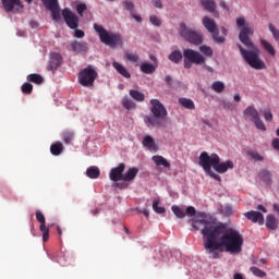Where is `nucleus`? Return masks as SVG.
Returning <instances> with one entry per match:
<instances>
[{
	"label": "nucleus",
	"mask_w": 279,
	"mask_h": 279,
	"mask_svg": "<svg viewBox=\"0 0 279 279\" xmlns=\"http://www.w3.org/2000/svg\"><path fill=\"white\" fill-rule=\"evenodd\" d=\"M196 213L193 206H189L185 210L187 217H194L192 227L194 230H201L203 245L207 254H213V258H219L218 252L241 254L243 235L239 231L228 229L226 226H218L217 220L206 213Z\"/></svg>",
	"instance_id": "1"
},
{
	"label": "nucleus",
	"mask_w": 279,
	"mask_h": 279,
	"mask_svg": "<svg viewBox=\"0 0 279 279\" xmlns=\"http://www.w3.org/2000/svg\"><path fill=\"white\" fill-rule=\"evenodd\" d=\"M235 23L238 27H241L239 34L240 41L247 47V49H245L243 46H241V44H238V48L243 60L247 65H250L252 69H255L256 71H263V69H267L265 61H263L260 58V50L250 39V36L254 35V28L245 25V17H238Z\"/></svg>",
	"instance_id": "2"
},
{
	"label": "nucleus",
	"mask_w": 279,
	"mask_h": 279,
	"mask_svg": "<svg viewBox=\"0 0 279 279\" xmlns=\"http://www.w3.org/2000/svg\"><path fill=\"white\" fill-rule=\"evenodd\" d=\"M198 162L203 167L205 173L209 175V178L217 180V182H221V177L217 173H226L228 169H234V163L231 160L221 162L219 155H208L206 151H203L199 155ZM213 169H215L217 173H215Z\"/></svg>",
	"instance_id": "3"
},
{
	"label": "nucleus",
	"mask_w": 279,
	"mask_h": 279,
	"mask_svg": "<svg viewBox=\"0 0 279 279\" xmlns=\"http://www.w3.org/2000/svg\"><path fill=\"white\" fill-rule=\"evenodd\" d=\"M150 112L153 116H145L144 122L147 128H165V120L167 119V108L158 99L150 100Z\"/></svg>",
	"instance_id": "4"
},
{
	"label": "nucleus",
	"mask_w": 279,
	"mask_h": 279,
	"mask_svg": "<svg viewBox=\"0 0 279 279\" xmlns=\"http://www.w3.org/2000/svg\"><path fill=\"white\" fill-rule=\"evenodd\" d=\"M95 32L98 33L100 41L111 49H117V47H123V37L119 33L108 32L104 26L95 23L94 24Z\"/></svg>",
	"instance_id": "5"
},
{
	"label": "nucleus",
	"mask_w": 279,
	"mask_h": 279,
	"mask_svg": "<svg viewBox=\"0 0 279 279\" xmlns=\"http://www.w3.org/2000/svg\"><path fill=\"white\" fill-rule=\"evenodd\" d=\"M97 77V70H95L93 65H87L78 73V84H81V86H84L85 88H92Z\"/></svg>",
	"instance_id": "6"
},
{
	"label": "nucleus",
	"mask_w": 279,
	"mask_h": 279,
	"mask_svg": "<svg viewBox=\"0 0 279 279\" xmlns=\"http://www.w3.org/2000/svg\"><path fill=\"white\" fill-rule=\"evenodd\" d=\"M179 34L186 40L187 43H191L192 45H202L204 41L202 34L187 28L186 24L181 23L179 28Z\"/></svg>",
	"instance_id": "7"
},
{
	"label": "nucleus",
	"mask_w": 279,
	"mask_h": 279,
	"mask_svg": "<svg viewBox=\"0 0 279 279\" xmlns=\"http://www.w3.org/2000/svg\"><path fill=\"white\" fill-rule=\"evenodd\" d=\"M203 25L207 29V32H209V34H211L215 43H223L225 38L219 37V31L217 29V23H215V20H213L208 16H205L203 19Z\"/></svg>",
	"instance_id": "8"
},
{
	"label": "nucleus",
	"mask_w": 279,
	"mask_h": 279,
	"mask_svg": "<svg viewBox=\"0 0 279 279\" xmlns=\"http://www.w3.org/2000/svg\"><path fill=\"white\" fill-rule=\"evenodd\" d=\"M62 16L70 29H77V27H80V17L70 9H64Z\"/></svg>",
	"instance_id": "9"
},
{
	"label": "nucleus",
	"mask_w": 279,
	"mask_h": 279,
	"mask_svg": "<svg viewBox=\"0 0 279 279\" xmlns=\"http://www.w3.org/2000/svg\"><path fill=\"white\" fill-rule=\"evenodd\" d=\"M183 58L184 60L193 62V64H204V62H206V59L202 53L189 48L183 50Z\"/></svg>",
	"instance_id": "10"
},
{
	"label": "nucleus",
	"mask_w": 279,
	"mask_h": 279,
	"mask_svg": "<svg viewBox=\"0 0 279 279\" xmlns=\"http://www.w3.org/2000/svg\"><path fill=\"white\" fill-rule=\"evenodd\" d=\"M2 5L5 12H11L12 14L23 12V3H21V0H2Z\"/></svg>",
	"instance_id": "11"
},
{
	"label": "nucleus",
	"mask_w": 279,
	"mask_h": 279,
	"mask_svg": "<svg viewBox=\"0 0 279 279\" xmlns=\"http://www.w3.org/2000/svg\"><path fill=\"white\" fill-rule=\"evenodd\" d=\"M45 8L51 11L52 19L54 21H60V5L58 4V0H41Z\"/></svg>",
	"instance_id": "12"
},
{
	"label": "nucleus",
	"mask_w": 279,
	"mask_h": 279,
	"mask_svg": "<svg viewBox=\"0 0 279 279\" xmlns=\"http://www.w3.org/2000/svg\"><path fill=\"white\" fill-rule=\"evenodd\" d=\"M125 171V163H119L118 167L112 168L109 173L110 180L112 182H119L120 180H123V172Z\"/></svg>",
	"instance_id": "13"
},
{
	"label": "nucleus",
	"mask_w": 279,
	"mask_h": 279,
	"mask_svg": "<svg viewBox=\"0 0 279 279\" xmlns=\"http://www.w3.org/2000/svg\"><path fill=\"white\" fill-rule=\"evenodd\" d=\"M62 64V54L58 52H51L48 71H58V68Z\"/></svg>",
	"instance_id": "14"
},
{
	"label": "nucleus",
	"mask_w": 279,
	"mask_h": 279,
	"mask_svg": "<svg viewBox=\"0 0 279 279\" xmlns=\"http://www.w3.org/2000/svg\"><path fill=\"white\" fill-rule=\"evenodd\" d=\"M70 51H73V53H87L88 44H86V41H77V40L71 41Z\"/></svg>",
	"instance_id": "15"
},
{
	"label": "nucleus",
	"mask_w": 279,
	"mask_h": 279,
	"mask_svg": "<svg viewBox=\"0 0 279 279\" xmlns=\"http://www.w3.org/2000/svg\"><path fill=\"white\" fill-rule=\"evenodd\" d=\"M244 217L248 219L250 221H253V223H258L259 226H263L265 223V216L260 211H247L244 214Z\"/></svg>",
	"instance_id": "16"
},
{
	"label": "nucleus",
	"mask_w": 279,
	"mask_h": 279,
	"mask_svg": "<svg viewBox=\"0 0 279 279\" xmlns=\"http://www.w3.org/2000/svg\"><path fill=\"white\" fill-rule=\"evenodd\" d=\"M143 147L148 149V151H158V145L156 144V141L150 135H145L142 141Z\"/></svg>",
	"instance_id": "17"
},
{
	"label": "nucleus",
	"mask_w": 279,
	"mask_h": 279,
	"mask_svg": "<svg viewBox=\"0 0 279 279\" xmlns=\"http://www.w3.org/2000/svg\"><path fill=\"white\" fill-rule=\"evenodd\" d=\"M243 114L245 117V119H248V121H252L254 123V121L256 119L259 118L258 116V110H256V108H254V106H248L244 111Z\"/></svg>",
	"instance_id": "18"
},
{
	"label": "nucleus",
	"mask_w": 279,
	"mask_h": 279,
	"mask_svg": "<svg viewBox=\"0 0 279 279\" xmlns=\"http://www.w3.org/2000/svg\"><path fill=\"white\" fill-rule=\"evenodd\" d=\"M112 66L113 69H116V71L122 75V77H125L126 80H130V77H132V74H130L128 72V69H125V66H123V64L117 62V61H113L112 62Z\"/></svg>",
	"instance_id": "19"
},
{
	"label": "nucleus",
	"mask_w": 279,
	"mask_h": 279,
	"mask_svg": "<svg viewBox=\"0 0 279 279\" xmlns=\"http://www.w3.org/2000/svg\"><path fill=\"white\" fill-rule=\"evenodd\" d=\"M153 161L157 167H165L166 169L171 167V163H169V161H167V159L160 155L153 156Z\"/></svg>",
	"instance_id": "20"
},
{
	"label": "nucleus",
	"mask_w": 279,
	"mask_h": 279,
	"mask_svg": "<svg viewBox=\"0 0 279 279\" xmlns=\"http://www.w3.org/2000/svg\"><path fill=\"white\" fill-rule=\"evenodd\" d=\"M266 228L268 230H277L278 229V219L274 215H268L266 217Z\"/></svg>",
	"instance_id": "21"
},
{
	"label": "nucleus",
	"mask_w": 279,
	"mask_h": 279,
	"mask_svg": "<svg viewBox=\"0 0 279 279\" xmlns=\"http://www.w3.org/2000/svg\"><path fill=\"white\" fill-rule=\"evenodd\" d=\"M138 175V168H130L124 174H123V182H132L134 178Z\"/></svg>",
	"instance_id": "22"
},
{
	"label": "nucleus",
	"mask_w": 279,
	"mask_h": 279,
	"mask_svg": "<svg viewBox=\"0 0 279 279\" xmlns=\"http://www.w3.org/2000/svg\"><path fill=\"white\" fill-rule=\"evenodd\" d=\"M201 5H203L206 12H215L217 10V3L215 0H201Z\"/></svg>",
	"instance_id": "23"
},
{
	"label": "nucleus",
	"mask_w": 279,
	"mask_h": 279,
	"mask_svg": "<svg viewBox=\"0 0 279 279\" xmlns=\"http://www.w3.org/2000/svg\"><path fill=\"white\" fill-rule=\"evenodd\" d=\"M62 151H64V146L61 142H57L50 146V153L52 154V156H60Z\"/></svg>",
	"instance_id": "24"
},
{
	"label": "nucleus",
	"mask_w": 279,
	"mask_h": 279,
	"mask_svg": "<svg viewBox=\"0 0 279 279\" xmlns=\"http://www.w3.org/2000/svg\"><path fill=\"white\" fill-rule=\"evenodd\" d=\"M182 58L183 56L180 50H174L168 56V59L170 60V62H173L174 64H180V62L182 61Z\"/></svg>",
	"instance_id": "25"
},
{
	"label": "nucleus",
	"mask_w": 279,
	"mask_h": 279,
	"mask_svg": "<svg viewBox=\"0 0 279 279\" xmlns=\"http://www.w3.org/2000/svg\"><path fill=\"white\" fill-rule=\"evenodd\" d=\"M100 171L98 167L92 166L89 168H87L86 170V175L87 178H90L92 180H97V178H99L100 175Z\"/></svg>",
	"instance_id": "26"
},
{
	"label": "nucleus",
	"mask_w": 279,
	"mask_h": 279,
	"mask_svg": "<svg viewBox=\"0 0 279 279\" xmlns=\"http://www.w3.org/2000/svg\"><path fill=\"white\" fill-rule=\"evenodd\" d=\"M140 69L142 73H146V75H151V73L156 71V65H154L153 63L144 62L141 64Z\"/></svg>",
	"instance_id": "27"
},
{
	"label": "nucleus",
	"mask_w": 279,
	"mask_h": 279,
	"mask_svg": "<svg viewBox=\"0 0 279 279\" xmlns=\"http://www.w3.org/2000/svg\"><path fill=\"white\" fill-rule=\"evenodd\" d=\"M179 104L186 108L187 110H195V102L189 98H180Z\"/></svg>",
	"instance_id": "28"
},
{
	"label": "nucleus",
	"mask_w": 279,
	"mask_h": 279,
	"mask_svg": "<svg viewBox=\"0 0 279 279\" xmlns=\"http://www.w3.org/2000/svg\"><path fill=\"white\" fill-rule=\"evenodd\" d=\"M211 89H214L215 93L221 94L223 90H226V83L216 81L211 84Z\"/></svg>",
	"instance_id": "29"
},
{
	"label": "nucleus",
	"mask_w": 279,
	"mask_h": 279,
	"mask_svg": "<svg viewBox=\"0 0 279 279\" xmlns=\"http://www.w3.org/2000/svg\"><path fill=\"white\" fill-rule=\"evenodd\" d=\"M172 213L178 217V219H184L186 217V213L180 206L173 205L171 207Z\"/></svg>",
	"instance_id": "30"
},
{
	"label": "nucleus",
	"mask_w": 279,
	"mask_h": 279,
	"mask_svg": "<svg viewBox=\"0 0 279 279\" xmlns=\"http://www.w3.org/2000/svg\"><path fill=\"white\" fill-rule=\"evenodd\" d=\"M260 44H262V47H264V49L270 54V56H276V49H274V46L269 43V41H267V40H265V39H262V41H260Z\"/></svg>",
	"instance_id": "31"
},
{
	"label": "nucleus",
	"mask_w": 279,
	"mask_h": 279,
	"mask_svg": "<svg viewBox=\"0 0 279 279\" xmlns=\"http://www.w3.org/2000/svg\"><path fill=\"white\" fill-rule=\"evenodd\" d=\"M27 81H28V82H32L33 84H38V85H40V84H43V82H45V78H43V77L40 76V74H29V75L27 76Z\"/></svg>",
	"instance_id": "32"
},
{
	"label": "nucleus",
	"mask_w": 279,
	"mask_h": 279,
	"mask_svg": "<svg viewBox=\"0 0 279 279\" xmlns=\"http://www.w3.org/2000/svg\"><path fill=\"white\" fill-rule=\"evenodd\" d=\"M130 96L132 97V99H135V101H145V94L138 90L131 89Z\"/></svg>",
	"instance_id": "33"
},
{
	"label": "nucleus",
	"mask_w": 279,
	"mask_h": 279,
	"mask_svg": "<svg viewBox=\"0 0 279 279\" xmlns=\"http://www.w3.org/2000/svg\"><path fill=\"white\" fill-rule=\"evenodd\" d=\"M73 138H75V133H73L72 131H64L62 133L63 143H65L66 145H69V143H71Z\"/></svg>",
	"instance_id": "34"
},
{
	"label": "nucleus",
	"mask_w": 279,
	"mask_h": 279,
	"mask_svg": "<svg viewBox=\"0 0 279 279\" xmlns=\"http://www.w3.org/2000/svg\"><path fill=\"white\" fill-rule=\"evenodd\" d=\"M39 230H40V232H43V241L45 243H47V241H49V228H47L46 222L45 223H40Z\"/></svg>",
	"instance_id": "35"
},
{
	"label": "nucleus",
	"mask_w": 279,
	"mask_h": 279,
	"mask_svg": "<svg viewBox=\"0 0 279 279\" xmlns=\"http://www.w3.org/2000/svg\"><path fill=\"white\" fill-rule=\"evenodd\" d=\"M124 58H125L126 60H129V62H133V63L138 62V54L133 53V52L130 51V50L124 51Z\"/></svg>",
	"instance_id": "36"
},
{
	"label": "nucleus",
	"mask_w": 279,
	"mask_h": 279,
	"mask_svg": "<svg viewBox=\"0 0 279 279\" xmlns=\"http://www.w3.org/2000/svg\"><path fill=\"white\" fill-rule=\"evenodd\" d=\"M122 105L126 110H133V108H136V104H134V101L130 100L128 97L122 99Z\"/></svg>",
	"instance_id": "37"
},
{
	"label": "nucleus",
	"mask_w": 279,
	"mask_h": 279,
	"mask_svg": "<svg viewBox=\"0 0 279 279\" xmlns=\"http://www.w3.org/2000/svg\"><path fill=\"white\" fill-rule=\"evenodd\" d=\"M160 204V201L158 198H155L153 202V209L155 213H158V215H163L165 213V207L158 206Z\"/></svg>",
	"instance_id": "38"
},
{
	"label": "nucleus",
	"mask_w": 279,
	"mask_h": 279,
	"mask_svg": "<svg viewBox=\"0 0 279 279\" xmlns=\"http://www.w3.org/2000/svg\"><path fill=\"white\" fill-rule=\"evenodd\" d=\"M122 5H123L124 10H128V12H130V14H133V12H134V2L132 0H124L122 2Z\"/></svg>",
	"instance_id": "39"
},
{
	"label": "nucleus",
	"mask_w": 279,
	"mask_h": 279,
	"mask_svg": "<svg viewBox=\"0 0 279 279\" xmlns=\"http://www.w3.org/2000/svg\"><path fill=\"white\" fill-rule=\"evenodd\" d=\"M199 51L203 56H206L207 58H213V48L208 46H201Z\"/></svg>",
	"instance_id": "40"
},
{
	"label": "nucleus",
	"mask_w": 279,
	"mask_h": 279,
	"mask_svg": "<svg viewBox=\"0 0 279 279\" xmlns=\"http://www.w3.org/2000/svg\"><path fill=\"white\" fill-rule=\"evenodd\" d=\"M33 90H34V85H32L31 83H24L22 85V93H24V95H31Z\"/></svg>",
	"instance_id": "41"
},
{
	"label": "nucleus",
	"mask_w": 279,
	"mask_h": 279,
	"mask_svg": "<svg viewBox=\"0 0 279 279\" xmlns=\"http://www.w3.org/2000/svg\"><path fill=\"white\" fill-rule=\"evenodd\" d=\"M253 123L255 124L257 130H260L262 132H267V126H265V123L263 122V120H260V117L253 121Z\"/></svg>",
	"instance_id": "42"
},
{
	"label": "nucleus",
	"mask_w": 279,
	"mask_h": 279,
	"mask_svg": "<svg viewBox=\"0 0 279 279\" xmlns=\"http://www.w3.org/2000/svg\"><path fill=\"white\" fill-rule=\"evenodd\" d=\"M251 271L254 276H257V278H265V276H267V274L258 267H251Z\"/></svg>",
	"instance_id": "43"
},
{
	"label": "nucleus",
	"mask_w": 279,
	"mask_h": 279,
	"mask_svg": "<svg viewBox=\"0 0 279 279\" xmlns=\"http://www.w3.org/2000/svg\"><path fill=\"white\" fill-rule=\"evenodd\" d=\"M86 10H87L86 3L76 4V12L78 15L84 16V12H86Z\"/></svg>",
	"instance_id": "44"
},
{
	"label": "nucleus",
	"mask_w": 279,
	"mask_h": 279,
	"mask_svg": "<svg viewBox=\"0 0 279 279\" xmlns=\"http://www.w3.org/2000/svg\"><path fill=\"white\" fill-rule=\"evenodd\" d=\"M269 32H271L275 39L279 40V31L274 24L268 25Z\"/></svg>",
	"instance_id": "45"
},
{
	"label": "nucleus",
	"mask_w": 279,
	"mask_h": 279,
	"mask_svg": "<svg viewBox=\"0 0 279 279\" xmlns=\"http://www.w3.org/2000/svg\"><path fill=\"white\" fill-rule=\"evenodd\" d=\"M149 21L153 25H155V27H160V25H162V21H160L156 15H150Z\"/></svg>",
	"instance_id": "46"
},
{
	"label": "nucleus",
	"mask_w": 279,
	"mask_h": 279,
	"mask_svg": "<svg viewBox=\"0 0 279 279\" xmlns=\"http://www.w3.org/2000/svg\"><path fill=\"white\" fill-rule=\"evenodd\" d=\"M248 156H251L255 161H263V156H260V154L257 151L251 150L248 151Z\"/></svg>",
	"instance_id": "47"
},
{
	"label": "nucleus",
	"mask_w": 279,
	"mask_h": 279,
	"mask_svg": "<svg viewBox=\"0 0 279 279\" xmlns=\"http://www.w3.org/2000/svg\"><path fill=\"white\" fill-rule=\"evenodd\" d=\"M264 118H265V121H274V114H271V111L270 110H265L264 111Z\"/></svg>",
	"instance_id": "48"
},
{
	"label": "nucleus",
	"mask_w": 279,
	"mask_h": 279,
	"mask_svg": "<svg viewBox=\"0 0 279 279\" xmlns=\"http://www.w3.org/2000/svg\"><path fill=\"white\" fill-rule=\"evenodd\" d=\"M36 219H37V221L40 222V223H46L45 215L41 214V211H39V210L36 211Z\"/></svg>",
	"instance_id": "49"
},
{
	"label": "nucleus",
	"mask_w": 279,
	"mask_h": 279,
	"mask_svg": "<svg viewBox=\"0 0 279 279\" xmlns=\"http://www.w3.org/2000/svg\"><path fill=\"white\" fill-rule=\"evenodd\" d=\"M222 106H223L225 110H234V105L230 101L225 100L222 102Z\"/></svg>",
	"instance_id": "50"
},
{
	"label": "nucleus",
	"mask_w": 279,
	"mask_h": 279,
	"mask_svg": "<svg viewBox=\"0 0 279 279\" xmlns=\"http://www.w3.org/2000/svg\"><path fill=\"white\" fill-rule=\"evenodd\" d=\"M151 3L159 10H162V0H151Z\"/></svg>",
	"instance_id": "51"
},
{
	"label": "nucleus",
	"mask_w": 279,
	"mask_h": 279,
	"mask_svg": "<svg viewBox=\"0 0 279 279\" xmlns=\"http://www.w3.org/2000/svg\"><path fill=\"white\" fill-rule=\"evenodd\" d=\"M75 38H84V31L75 28Z\"/></svg>",
	"instance_id": "52"
},
{
	"label": "nucleus",
	"mask_w": 279,
	"mask_h": 279,
	"mask_svg": "<svg viewBox=\"0 0 279 279\" xmlns=\"http://www.w3.org/2000/svg\"><path fill=\"white\" fill-rule=\"evenodd\" d=\"M271 145H272L274 149L279 150V138H274Z\"/></svg>",
	"instance_id": "53"
},
{
	"label": "nucleus",
	"mask_w": 279,
	"mask_h": 279,
	"mask_svg": "<svg viewBox=\"0 0 279 279\" xmlns=\"http://www.w3.org/2000/svg\"><path fill=\"white\" fill-rule=\"evenodd\" d=\"M191 66H193V61L184 59V69H191Z\"/></svg>",
	"instance_id": "54"
},
{
	"label": "nucleus",
	"mask_w": 279,
	"mask_h": 279,
	"mask_svg": "<svg viewBox=\"0 0 279 279\" xmlns=\"http://www.w3.org/2000/svg\"><path fill=\"white\" fill-rule=\"evenodd\" d=\"M131 15L133 16V19H134L135 21H137V23H141V21H143V19L141 17V15L134 14V11H133V13H131Z\"/></svg>",
	"instance_id": "55"
},
{
	"label": "nucleus",
	"mask_w": 279,
	"mask_h": 279,
	"mask_svg": "<svg viewBox=\"0 0 279 279\" xmlns=\"http://www.w3.org/2000/svg\"><path fill=\"white\" fill-rule=\"evenodd\" d=\"M221 34H222V36H220V38L226 39V36H228V29H226V27H221Z\"/></svg>",
	"instance_id": "56"
},
{
	"label": "nucleus",
	"mask_w": 279,
	"mask_h": 279,
	"mask_svg": "<svg viewBox=\"0 0 279 279\" xmlns=\"http://www.w3.org/2000/svg\"><path fill=\"white\" fill-rule=\"evenodd\" d=\"M272 210H274V213H277V215H279V204L275 203L272 205Z\"/></svg>",
	"instance_id": "57"
},
{
	"label": "nucleus",
	"mask_w": 279,
	"mask_h": 279,
	"mask_svg": "<svg viewBox=\"0 0 279 279\" xmlns=\"http://www.w3.org/2000/svg\"><path fill=\"white\" fill-rule=\"evenodd\" d=\"M165 82H167L169 85H171V83L173 82V78H171L170 75H166Z\"/></svg>",
	"instance_id": "58"
},
{
	"label": "nucleus",
	"mask_w": 279,
	"mask_h": 279,
	"mask_svg": "<svg viewBox=\"0 0 279 279\" xmlns=\"http://www.w3.org/2000/svg\"><path fill=\"white\" fill-rule=\"evenodd\" d=\"M31 27H32L33 29L38 28V22H36V21H31Z\"/></svg>",
	"instance_id": "59"
},
{
	"label": "nucleus",
	"mask_w": 279,
	"mask_h": 279,
	"mask_svg": "<svg viewBox=\"0 0 279 279\" xmlns=\"http://www.w3.org/2000/svg\"><path fill=\"white\" fill-rule=\"evenodd\" d=\"M220 8H222V10H228V4L226 3V1H220Z\"/></svg>",
	"instance_id": "60"
},
{
	"label": "nucleus",
	"mask_w": 279,
	"mask_h": 279,
	"mask_svg": "<svg viewBox=\"0 0 279 279\" xmlns=\"http://www.w3.org/2000/svg\"><path fill=\"white\" fill-rule=\"evenodd\" d=\"M257 210H262V213H267V208L263 205H258Z\"/></svg>",
	"instance_id": "61"
},
{
	"label": "nucleus",
	"mask_w": 279,
	"mask_h": 279,
	"mask_svg": "<svg viewBox=\"0 0 279 279\" xmlns=\"http://www.w3.org/2000/svg\"><path fill=\"white\" fill-rule=\"evenodd\" d=\"M233 99H234V101H241V95L235 94V95L233 96Z\"/></svg>",
	"instance_id": "62"
},
{
	"label": "nucleus",
	"mask_w": 279,
	"mask_h": 279,
	"mask_svg": "<svg viewBox=\"0 0 279 279\" xmlns=\"http://www.w3.org/2000/svg\"><path fill=\"white\" fill-rule=\"evenodd\" d=\"M233 279H243V275H241V274H235V275L233 276Z\"/></svg>",
	"instance_id": "63"
},
{
	"label": "nucleus",
	"mask_w": 279,
	"mask_h": 279,
	"mask_svg": "<svg viewBox=\"0 0 279 279\" xmlns=\"http://www.w3.org/2000/svg\"><path fill=\"white\" fill-rule=\"evenodd\" d=\"M205 69L209 72V73H213V68H210V65H205Z\"/></svg>",
	"instance_id": "64"
}]
</instances>
